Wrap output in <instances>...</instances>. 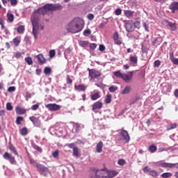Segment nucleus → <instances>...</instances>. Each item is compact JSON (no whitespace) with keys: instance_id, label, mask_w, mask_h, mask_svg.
Here are the masks:
<instances>
[{"instance_id":"4c0bfd02","label":"nucleus","mask_w":178,"mask_h":178,"mask_svg":"<svg viewBox=\"0 0 178 178\" xmlns=\"http://www.w3.org/2000/svg\"><path fill=\"white\" fill-rule=\"evenodd\" d=\"M177 127V124L174 123V124H170V125L168 126L167 130H173V129H176Z\"/></svg>"},{"instance_id":"6e6d98bb","label":"nucleus","mask_w":178,"mask_h":178,"mask_svg":"<svg viewBox=\"0 0 178 178\" xmlns=\"http://www.w3.org/2000/svg\"><path fill=\"white\" fill-rule=\"evenodd\" d=\"M52 155L54 156V158H58L59 156V151L56 150L54 152L52 153Z\"/></svg>"},{"instance_id":"412c9836","label":"nucleus","mask_w":178,"mask_h":178,"mask_svg":"<svg viewBox=\"0 0 178 178\" xmlns=\"http://www.w3.org/2000/svg\"><path fill=\"white\" fill-rule=\"evenodd\" d=\"M124 15L126 17H133L134 15V11H131L130 10H124Z\"/></svg>"},{"instance_id":"f8f14e48","label":"nucleus","mask_w":178,"mask_h":178,"mask_svg":"<svg viewBox=\"0 0 178 178\" xmlns=\"http://www.w3.org/2000/svg\"><path fill=\"white\" fill-rule=\"evenodd\" d=\"M45 108L49 109V111H59V109H60V106L56 104H45Z\"/></svg>"},{"instance_id":"f257e3e1","label":"nucleus","mask_w":178,"mask_h":178,"mask_svg":"<svg viewBox=\"0 0 178 178\" xmlns=\"http://www.w3.org/2000/svg\"><path fill=\"white\" fill-rule=\"evenodd\" d=\"M84 28V20L80 17L74 18L71 21L67 26V31L68 33H72V34H76V33H80L81 30Z\"/></svg>"},{"instance_id":"09e8293b","label":"nucleus","mask_w":178,"mask_h":178,"mask_svg":"<svg viewBox=\"0 0 178 178\" xmlns=\"http://www.w3.org/2000/svg\"><path fill=\"white\" fill-rule=\"evenodd\" d=\"M67 84H72V83H73V80L70 79V75H67Z\"/></svg>"},{"instance_id":"c85d7f7f","label":"nucleus","mask_w":178,"mask_h":178,"mask_svg":"<svg viewBox=\"0 0 178 178\" xmlns=\"http://www.w3.org/2000/svg\"><path fill=\"white\" fill-rule=\"evenodd\" d=\"M19 133L22 136H27L29 134V129L27 127H23L20 129Z\"/></svg>"},{"instance_id":"f704fd0d","label":"nucleus","mask_w":178,"mask_h":178,"mask_svg":"<svg viewBox=\"0 0 178 178\" xmlns=\"http://www.w3.org/2000/svg\"><path fill=\"white\" fill-rule=\"evenodd\" d=\"M112 102V95H107L106 99H105V103L106 104H111Z\"/></svg>"},{"instance_id":"7c9ffc66","label":"nucleus","mask_w":178,"mask_h":178,"mask_svg":"<svg viewBox=\"0 0 178 178\" xmlns=\"http://www.w3.org/2000/svg\"><path fill=\"white\" fill-rule=\"evenodd\" d=\"M149 175L152 177H158L159 173L156 170H151L149 172Z\"/></svg>"},{"instance_id":"1a4fd4ad","label":"nucleus","mask_w":178,"mask_h":178,"mask_svg":"<svg viewBox=\"0 0 178 178\" xmlns=\"http://www.w3.org/2000/svg\"><path fill=\"white\" fill-rule=\"evenodd\" d=\"M3 158H4V159H6L7 161H9V162L12 165H13L16 162V159H15V156H12L7 152L3 154Z\"/></svg>"},{"instance_id":"ddd939ff","label":"nucleus","mask_w":178,"mask_h":178,"mask_svg":"<svg viewBox=\"0 0 178 178\" xmlns=\"http://www.w3.org/2000/svg\"><path fill=\"white\" fill-rule=\"evenodd\" d=\"M29 120L36 127H40V126H41V120H40V118L31 116L29 118Z\"/></svg>"},{"instance_id":"8fccbe9b","label":"nucleus","mask_w":178,"mask_h":178,"mask_svg":"<svg viewBox=\"0 0 178 178\" xmlns=\"http://www.w3.org/2000/svg\"><path fill=\"white\" fill-rule=\"evenodd\" d=\"M90 34H91V30L90 29H86L83 31V35L86 37H87V35H90Z\"/></svg>"},{"instance_id":"774afa93","label":"nucleus","mask_w":178,"mask_h":178,"mask_svg":"<svg viewBox=\"0 0 178 178\" xmlns=\"http://www.w3.org/2000/svg\"><path fill=\"white\" fill-rule=\"evenodd\" d=\"M88 19L89 20H92L94 19V15L93 14H89L88 15Z\"/></svg>"},{"instance_id":"603ef678","label":"nucleus","mask_w":178,"mask_h":178,"mask_svg":"<svg viewBox=\"0 0 178 178\" xmlns=\"http://www.w3.org/2000/svg\"><path fill=\"white\" fill-rule=\"evenodd\" d=\"M115 13L116 16H120V15H122V9L118 8L117 10H115Z\"/></svg>"},{"instance_id":"393cba45","label":"nucleus","mask_w":178,"mask_h":178,"mask_svg":"<svg viewBox=\"0 0 178 178\" xmlns=\"http://www.w3.org/2000/svg\"><path fill=\"white\" fill-rule=\"evenodd\" d=\"M73 156H76V158H79V156H80V149H79V147H74Z\"/></svg>"},{"instance_id":"0e129e2a","label":"nucleus","mask_w":178,"mask_h":178,"mask_svg":"<svg viewBox=\"0 0 178 178\" xmlns=\"http://www.w3.org/2000/svg\"><path fill=\"white\" fill-rule=\"evenodd\" d=\"M55 50H51L49 51V56L50 58H54V56H55Z\"/></svg>"},{"instance_id":"dca6fc26","label":"nucleus","mask_w":178,"mask_h":178,"mask_svg":"<svg viewBox=\"0 0 178 178\" xmlns=\"http://www.w3.org/2000/svg\"><path fill=\"white\" fill-rule=\"evenodd\" d=\"M37 59L39 65H44L47 63V60H45V58L42 54H39L37 56Z\"/></svg>"},{"instance_id":"37998d69","label":"nucleus","mask_w":178,"mask_h":178,"mask_svg":"<svg viewBox=\"0 0 178 178\" xmlns=\"http://www.w3.org/2000/svg\"><path fill=\"white\" fill-rule=\"evenodd\" d=\"M13 42L15 45V47H19V44H20V40H19V38H15L13 39Z\"/></svg>"},{"instance_id":"338daca9","label":"nucleus","mask_w":178,"mask_h":178,"mask_svg":"<svg viewBox=\"0 0 178 178\" xmlns=\"http://www.w3.org/2000/svg\"><path fill=\"white\" fill-rule=\"evenodd\" d=\"M143 172L145 173H148V172H149V166H145L144 168H143Z\"/></svg>"},{"instance_id":"bb28decb","label":"nucleus","mask_w":178,"mask_h":178,"mask_svg":"<svg viewBox=\"0 0 178 178\" xmlns=\"http://www.w3.org/2000/svg\"><path fill=\"white\" fill-rule=\"evenodd\" d=\"M131 91V87L130 86H127L122 91V94L124 95L126 94H130V92Z\"/></svg>"},{"instance_id":"e433bc0d","label":"nucleus","mask_w":178,"mask_h":178,"mask_svg":"<svg viewBox=\"0 0 178 178\" xmlns=\"http://www.w3.org/2000/svg\"><path fill=\"white\" fill-rule=\"evenodd\" d=\"M172 176H173V174H172L171 172H164L161 175V177L163 178H169L172 177Z\"/></svg>"},{"instance_id":"7ed1b4c3","label":"nucleus","mask_w":178,"mask_h":178,"mask_svg":"<svg viewBox=\"0 0 178 178\" xmlns=\"http://www.w3.org/2000/svg\"><path fill=\"white\" fill-rule=\"evenodd\" d=\"M32 25H33V34L35 39H37V35H38V30H42L44 26L40 25L38 21L35 18L32 19Z\"/></svg>"},{"instance_id":"4468645a","label":"nucleus","mask_w":178,"mask_h":178,"mask_svg":"<svg viewBox=\"0 0 178 178\" xmlns=\"http://www.w3.org/2000/svg\"><path fill=\"white\" fill-rule=\"evenodd\" d=\"M169 9H170L171 13H175L176 10H178V2L174 1L171 3L169 6Z\"/></svg>"},{"instance_id":"a18cd8bd","label":"nucleus","mask_w":178,"mask_h":178,"mask_svg":"<svg viewBox=\"0 0 178 178\" xmlns=\"http://www.w3.org/2000/svg\"><path fill=\"white\" fill-rule=\"evenodd\" d=\"M108 90L110 92H115V91H117L118 90V86H111Z\"/></svg>"},{"instance_id":"5fc2aeb1","label":"nucleus","mask_w":178,"mask_h":178,"mask_svg":"<svg viewBox=\"0 0 178 178\" xmlns=\"http://www.w3.org/2000/svg\"><path fill=\"white\" fill-rule=\"evenodd\" d=\"M8 92H13V91H16V87L10 86L8 89Z\"/></svg>"},{"instance_id":"2eb2a0df","label":"nucleus","mask_w":178,"mask_h":178,"mask_svg":"<svg viewBox=\"0 0 178 178\" xmlns=\"http://www.w3.org/2000/svg\"><path fill=\"white\" fill-rule=\"evenodd\" d=\"M113 40L116 45H122V40L119 38V33L115 32L113 36Z\"/></svg>"},{"instance_id":"2f4dec72","label":"nucleus","mask_w":178,"mask_h":178,"mask_svg":"<svg viewBox=\"0 0 178 178\" xmlns=\"http://www.w3.org/2000/svg\"><path fill=\"white\" fill-rule=\"evenodd\" d=\"M113 74L115 77H119L120 79H122L123 77V73H121L120 70L114 72Z\"/></svg>"},{"instance_id":"f3484780","label":"nucleus","mask_w":178,"mask_h":178,"mask_svg":"<svg viewBox=\"0 0 178 178\" xmlns=\"http://www.w3.org/2000/svg\"><path fill=\"white\" fill-rule=\"evenodd\" d=\"M165 23H167L168 27H170L171 31H176L177 30V26H176V24L169 22L168 20H165Z\"/></svg>"},{"instance_id":"ea45409f","label":"nucleus","mask_w":178,"mask_h":178,"mask_svg":"<svg viewBox=\"0 0 178 178\" xmlns=\"http://www.w3.org/2000/svg\"><path fill=\"white\" fill-rule=\"evenodd\" d=\"M24 120V118L22 116H18L16 120V124H22V122Z\"/></svg>"},{"instance_id":"a19ab883","label":"nucleus","mask_w":178,"mask_h":178,"mask_svg":"<svg viewBox=\"0 0 178 178\" xmlns=\"http://www.w3.org/2000/svg\"><path fill=\"white\" fill-rule=\"evenodd\" d=\"M25 62L29 65H33V58L31 57L25 58Z\"/></svg>"},{"instance_id":"6ab92c4d","label":"nucleus","mask_w":178,"mask_h":178,"mask_svg":"<svg viewBox=\"0 0 178 178\" xmlns=\"http://www.w3.org/2000/svg\"><path fill=\"white\" fill-rule=\"evenodd\" d=\"M99 98H101V93L99 92H97L96 93L90 95V99L92 101H97V99H99Z\"/></svg>"},{"instance_id":"b1692460","label":"nucleus","mask_w":178,"mask_h":178,"mask_svg":"<svg viewBox=\"0 0 178 178\" xmlns=\"http://www.w3.org/2000/svg\"><path fill=\"white\" fill-rule=\"evenodd\" d=\"M129 60H130L131 63H132L133 65H137V62H138L137 56H130Z\"/></svg>"},{"instance_id":"49530a36","label":"nucleus","mask_w":178,"mask_h":178,"mask_svg":"<svg viewBox=\"0 0 178 178\" xmlns=\"http://www.w3.org/2000/svg\"><path fill=\"white\" fill-rule=\"evenodd\" d=\"M6 109L7 111H13V106H12V104H10V102L7 103Z\"/></svg>"},{"instance_id":"4d7b16f0","label":"nucleus","mask_w":178,"mask_h":178,"mask_svg":"<svg viewBox=\"0 0 178 178\" xmlns=\"http://www.w3.org/2000/svg\"><path fill=\"white\" fill-rule=\"evenodd\" d=\"M33 148L36 149V151H38V152H42V149L38 145H35Z\"/></svg>"},{"instance_id":"a878e982","label":"nucleus","mask_w":178,"mask_h":178,"mask_svg":"<svg viewBox=\"0 0 178 178\" xmlns=\"http://www.w3.org/2000/svg\"><path fill=\"white\" fill-rule=\"evenodd\" d=\"M103 147H104V143H102V141H99V143H98V144L97 145V147H96V148H97V152H102V148H103Z\"/></svg>"},{"instance_id":"a211bd4d","label":"nucleus","mask_w":178,"mask_h":178,"mask_svg":"<svg viewBox=\"0 0 178 178\" xmlns=\"http://www.w3.org/2000/svg\"><path fill=\"white\" fill-rule=\"evenodd\" d=\"M104 104L101 102H96L92 104V111H96V109H101Z\"/></svg>"},{"instance_id":"aec40b11","label":"nucleus","mask_w":178,"mask_h":178,"mask_svg":"<svg viewBox=\"0 0 178 178\" xmlns=\"http://www.w3.org/2000/svg\"><path fill=\"white\" fill-rule=\"evenodd\" d=\"M162 41H163L162 38H156L153 41L152 44L154 47H158V45H161V44H162Z\"/></svg>"},{"instance_id":"6e6552de","label":"nucleus","mask_w":178,"mask_h":178,"mask_svg":"<svg viewBox=\"0 0 178 178\" xmlns=\"http://www.w3.org/2000/svg\"><path fill=\"white\" fill-rule=\"evenodd\" d=\"M120 136H121V140L125 141V143H129L130 141V135H129V131L122 129L120 133Z\"/></svg>"},{"instance_id":"4be33fe9","label":"nucleus","mask_w":178,"mask_h":178,"mask_svg":"<svg viewBox=\"0 0 178 178\" xmlns=\"http://www.w3.org/2000/svg\"><path fill=\"white\" fill-rule=\"evenodd\" d=\"M15 112L17 115H24L26 113V109L22 108L21 107H16Z\"/></svg>"},{"instance_id":"0eeeda50","label":"nucleus","mask_w":178,"mask_h":178,"mask_svg":"<svg viewBox=\"0 0 178 178\" xmlns=\"http://www.w3.org/2000/svg\"><path fill=\"white\" fill-rule=\"evenodd\" d=\"M90 178H102V170H92L90 172Z\"/></svg>"},{"instance_id":"f03ea898","label":"nucleus","mask_w":178,"mask_h":178,"mask_svg":"<svg viewBox=\"0 0 178 178\" xmlns=\"http://www.w3.org/2000/svg\"><path fill=\"white\" fill-rule=\"evenodd\" d=\"M63 6L60 4H46L43 7L38 8L36 11L34 12V15H42V16L47 15L48 12L54 10H62Z\"/></svg>"},{"instance_id":"58836bf2","label":"nucleus","mask_w":178,"mask_h":178,"mask_svg":"<svg viewBox=\"0 0 178 178\" xmlns=\"http://www.w3.org/2000/svg\"><path fill=\"white\" fill-rule=\"evenodd\" d=\"M52 72V69L49 67H46L44 70V74H51V72Z\"/></svg>"},{"instance_id":"cd10ccee","label":"nucleus","mask_w":178,"mask_h":178,"mask_svg":"<svg viewBox=\"0 0 178 178\" xmlns=\"http://www.w3.org/2000/svg\"><path fill=\"white\" fill-rule=\"evenodd\" d=\"M156 149H158V147L154 145H150L148 148V151L149 152H151V154H154V152H156Z\"/></svg>"},{"instance_id":"39448f33","label":"nucleus","mask_w":178,"mask_h":178,"mask_svg":"<svg viewBox=\"0 0 178 178\" xmlns=\"http://www.w3.org/2000/svg\"><path fill=\"white\" fill-rule=\"evenodd\" d=\"M89 72V77H91V79H98V77H101V72L96 70L95 69H88Z\"/></svg>"},{"instance_id":"79ce46f5","label":"nucleus","mask_w":178,"mask_h":178,"mask_svg":"<svg viewBox=\"0 0 178 178\" xmlns=\"http://www.w3.org/2000/svg\"><path fill=\"white\" fill-rule=\"evenodd\" d=\"M118 165L120 166H124L126 165V160L124 159H119L118 161Z\"/></svg>"},{"instance_id":"c9c22d12","label":"nucleus","mask_w":178,"mask_h":178,"mask_svg":"<svg viewBox=\"0 0 178 178\" xmlns=\"http://www.w3.org/2000/svg\"><path fill=\"white\" fill-rule=\"evenodd\" d=\"M7 17H8V22H10V23H12V22H13L15 20V16L13 15V14L8 13L7 15Z\"/></svg>"},{"instance_id":"e2e57ef3","label":"nucleus","mask_w":178,"mask_h":178,"mask_svg":"<svg viewBox=\"0 0 178 178\" xmlns=\"http://www.w3.org/2000/svg\"><path fill=\"white\" fill-rule=\"evenodd\" d=\"M171 62L174 64V65H178V58H174L171 60Z\"/></svg>"},{"instance_id":"9b49d317","label":"nucleus","mask_w":178,"mask_h":178,"mask_svg":"<svg viewBox=\"0 0 178 178\" xmlns=\"http://www.w3.org/2000/svg\"><path fill=\"white\" fill-rule=\"evenodd\" d=\"M160 166L161 168H164L166 169H173L175 168H177L178 169V163H163L160 164Z\"/></svg>"},{"instance_id":"423d86ee","label":"nucleus","mask_w":178,"mask_h":178,"mask_svg":"<svg viewBox=\"0 0 178 178\" xmlns=\"http://www.w3.org/2000/svg\"><path fill=\"white\" fill-rule=\"evenodd\" d=\"M133 74H134V72L130 71L127 74H123L122 79L125 83H130L131 80H133Z\"/></svg>"},{"instance_id":"c03bdc74","label":"nucleus","mask_w":178,"mask_h":178,"mask_svg":"<svg viewBox=\"0 0 178 178\" xmlns=\"http://www.w3.org/2000/svg\"><path fill=\"white\" fill-rule=\"evenodd\" d=\"M79 45L80 47H87V45H88V42L87 41H83V40H81L79 41Z\"/></svg>"},{"instance_id":"864d4df0","label":"nucleus","mask_w":178,"mask_h":178,"mask_svg":"<svg viewBox=\"0 0 178 178\" xmlns=\"http://www.w3.org/2000/svg\"><path fill=\"white\" fill-rule=\"evenodd\" d=\"M38 108H40V104H34L31 106V109L32 111H37V109H38Z\"/></svg>"},{"instance_id":"69168bd1","label":"nucleus","mask_w":178,"mask_h":178,"mask_svg":"<svg viewBox=\"0 0 178 178\" xmlns=\"http://www.w3.org/2000/svg\"><path fill=\"white\" fill-rule=\"evenodd\" d=\"M22 57V53L20 52H17L15 54V58H16L17 59H19V58Z\"/></svg>"},{"instance_id":"de8ad7c7","label":"nucleus","mask_w":178,"mask_h":178,"mask_svg":"<svg viewBox=\"0 0 178 178\" xmlns=\"http://www.w3.org/2000/svg\"><path fill=\"white\" fill-rule=\"evenodd\" d=\"M154 67H159L161 66V61L159 60H156L154 63Z\"/></svg>"},{"instance_id":"20e7f679","label":"nucleus","mask_w":178,"mask_h":178,"mask_svg":"<svg viewBox=\"0 0 178 178\" xmlns=\"http://www.w3.org/2000/svg\"><path fill=\"white\" fill-rule=\"evenodd\" d=\"M119 175L115 170H105L102 169V178H113Z\"/></svg>"},{"instance_id":"bf43d9fd","label":"nucleus","mask_w":178,"mask_h":178,"mask_svg":"<svg viewBox=\"0 0 178 178\" xmlns=\"http://www.w3.org/2000/svg\"><path fill=\"white\" fill-rule=\"evenodd\" d=\"M90 49H92V51H94V49H95V48H97V44H95V43L90 44Z\"/></svg>"},{"instance_id":"680f3d73","label":"nucleus","mask_w":178,"mask_h":178,"mask_svg":"<svg viewBox=\"0 0 178 178\" xmlns=\"http://www.w3.org/2000/svg\"><path fill=\"white\" fill-rule=\"evenodd\" d=\"M99 49L101 52H104L105 51V46L104 44H99Z\"/></svg>"},{"instance_id":"3c124183","label":"nucleus","mask_w":178,"mask_h":178,"mask_svg":"<svg viewBox=\"0 0 178 178\" xmlns=\"http://www.w3.org/2000/svg\"><path fill=\"white\" fill-rule=\"evenodd\" d=\"M9 2H10V4L12 6H16L17 5V0H8Z\"/></svg>"},{"instance_id":"13d9d810","label":"nucleus","mask_w":178,"mask_h":178,"mask_svg":"<svg viewBox=\"0 0 178 178\" xmlns=\"http://www.w3.org/2000/svg\"><path fill=\"white\" fill-rule=\"evenodd\" d=\"M30 163L31 165H33V166H36L37 165H39L38 163H37V162H35V161L33 159H30Z\"/></svg>"},{"instance_id":"5701e85b","label":"nucleus","mask_w":178,"mask_h":178,"mask_svg":"<svg viewBox=\"0 0 178 178\" xmlns=\"http://www.w3.org/2000/svg\"><path fill=\"white\" fill-rule=\"evenodd\" d=\"M75 90H77V91H86V90L87 89V87H86V86L81 84V85H78V86H74Z\"/></svg>"},{"instance_id":"c756f323","label":"nucleus","mask_w":178,"mask_h":178,"mask_svg":"<svg viewBox=\"0 0 178 178\" xmlns=\"http://www.w3.org/2000/svg\"><path fill=\"white\" fill-rule=\"evenodd\" d=\"M9 149L11 150L12 152L15 154V155H19V153H17V150H16V147H15V146H13V145H12L10 143L9 145Z\"/></svg>"},{"instance_id":"9d476101","label":"nucleus","mask_w":178,"mask_h":178,"mask_svg":"<svg viewBox=\"0 0 178 178\" xmlns=\"http://www.w3.org/2000/svg\"><path fill=\"white\" fill-rule=\"evenodd\" d=\"M36 168L40 175H44V173L49 172L48 167L43 165L42 164H36Z\"/></svg>"},{"instance_id":"72a5a7b5","label":"nucleus","mask_w":178,"mask_h":178,"mask_svg":"<svg viewBox=\"0 0 178 178\" xmlns=\"http://www.w3.org/2000/svg\"><path fill=\"white\" fill-rule=\"evenodd\" d=\"M17 31L18 34H23V33H24V26L21 25V26H18Z\"/></svg>"},{"instance_id":"473e14b6","label":"nucleus","mask_w":178,"mask_h":178,"mask_svg":"<svg viewBox=\"0 0 178 178\" xmlns=\"http://www.w3.org/2000/svg\"><path fill=\"white\" fill-rule=\"evenodd\" d=\"M126 30H127V31H128V33H131V31H134L133 25H131V24H126Z\"/></svg>"},{"instance_id":"052dcab7","label":"nucleus","mask_w":178,"mask_h":178,"mask_svg":"<svg viewBox=\"0 0 178 178\" xmlns=\"http://www.w3.org/2000/svg\"><path fill=\"white\" fill-rule=\"evenodd\" d=\"M67 147H68V148H71L74 149V148H76V147H74V143H69L66 145Z\"/></svg>"}]
</instances>
